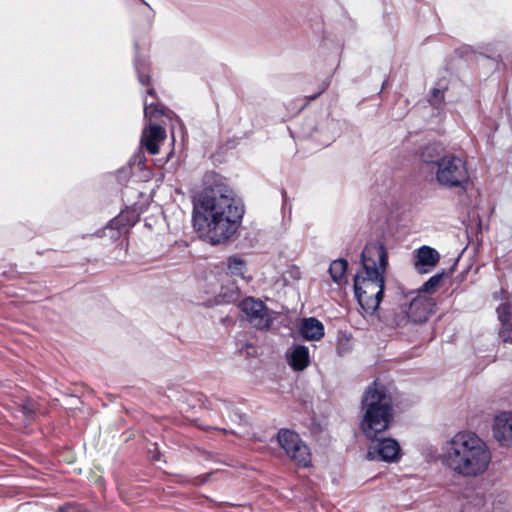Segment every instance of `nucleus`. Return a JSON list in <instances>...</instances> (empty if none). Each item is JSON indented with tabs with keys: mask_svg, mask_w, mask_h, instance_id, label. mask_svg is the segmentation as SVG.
Wrapping results in <instances>:
<instances>
[{
	"mask_svg": "<svg viewBox=\"0 0 512 512\" xmlns=\"http://www.w3.org/2000/svg\"><path fill=\"white\" fill-rule=\"evenodd\" d=\"M360 429L370 440L366 458L371 461L397 462L401 457L399 443L383 437L394 422V404L387 388L376 380L368 385L361 397Z\"/></svg>",
	"mask_w": 512,
	"mask_h": 512,
	"instance_id": "1",
	"label": "nucleus"
},
{
	"mask_svg": "<svg viewBox=\"0 0 512 512\" xmlns=\"http://www.w3.org/2000/svg\"><path fill=\"white\" fill-rule=\"evenodd\" d=\"M205 235L212 244L229 239L237 230L244 208L233 190L224 183L205 188L201 196Z\"/></svg>",
	"mask_w": 512,
	"mask_h": 512,
	"instance_id": "2",
	"label": "nucleus"
},
{
	"mask_svg": "<svg viewBox=\"0 0 512 512\" xmlns=\"http://www.w3.org/2000/svg\"><path fill=\"white\" fill-rule=\"evenodd\" d=\"M361 267L354 277V293L366 312H374L384 294L385 277L389 266L388 252L381 240L366 243L360 255Z\"/></svg>",
	"mask_w": 512,
	"mask_h": 512,
	"instance_id": "3",
	"label": "nucleus"
},
{
	"mask_svg": "<svg viewBox=\"0 0 512 512\" xmlns=\"http://www.w3.org/2000/svg\"><path fill=\"white\" fill-rule=\"evenodd\" d=\"M442 463L455 474L477 477L485 473L491 462L487 444L475 433L462 431L446 443Z\"/></svg>",
	"mask_w": 512,
	"mask_h": 512,
	"instance_id": "4",
	"label": "nucleus"
},
{
	"mask_svg": "<svg viewBox=\"0 0 512 512\" xmlns=\"http://www.w3.org/2000/svg\"><path fill=\"white\" fill-rule=\"evenodd\" d=\"M435 180L440 187L465 192L470 182L467 161L460 155L448 153L435 170Z\"/></svg>",
	"mask_w": 512,
	"mask_h": 512,
	"instance_id": "5",
	"label": "nucleus"
},
{
	"mask_svg": "<svg viewBox=\"0 0 512 512\" xmlns=\"http://www.w3.org/2000/svg\"><path fill=\"white\" fill-rule=\"evenodd\" d=\"M410 294L413 297L409 304H403L402 312L396 315L395 322L398 326L406 325L408 322L424 323L432 313V302L429 298L418 292Z\"/></svg>",
	"mask_w": 512,
	"mask_h": 512,
	"instance_id": "6",
	"label": "nucleus"
},
{
	"mask_svg": "<svg viewBox=\"0 0 512 512\" xmlns=\"http://www.w3.org/2000/svg\"><path fill=\"white\" fill-rule=\"evenodd\" d=\"M277 440L286 455L298 466L308 467L310 465V451L297 433L289 429H281L278 432Z\"/></svg>",
	"mask_w": 512,
	"mask_h": 512,
	"instance_id": "7",
	"label": "nucleus"
},
{
	"mask_svg": "<svg viewBox=\"0 0 512 512\" xmlns=\"http://www.w3.org/2000/svg\"><path fill=\"white\" fill-rule=\"evenodd\" d=\"M240 307L249 323L257 329L267 330L273 323L272 312L260 300L245 298Z\"/></svg>",
	"mask_w": 512,
	"mask_h": 512,
	"instance_id": "8",
	"label": "nucleus"
},
{
	"mask_svg": "<svg viewBox=\"0 0 512 512\" xmlns=\"http://www.w3.org/2000/svg\"><path fill=\"white\" fill-rule=\"evenodd\" d=\"M440 261L438 251L430 246H421L415 251L414 268L420 274L429 273Z\"/></svg>",
	"mask_w": 512,
	"mask_h": 512,
	"instance_id": "9",
	"label": "nucleus"
},
{
	"mask_svg": "<svg viewBox=\"0 0 512 512\" xmlns=\"http://www.w3.org/2000/svg\"><path fill=\"white\" fill-rule=\"evenodd\" d=\"M493 435L501 445H512V412H503L495 418Z\"/></svg>",
	"mask_w": 512,
	"mask_h": 512,
	"instance_id": "10",
	"label": "nucleus"
},
{
	"mask_svg": "<svg viewBox=\"0 0 512 512\" xmlns=\"http://www.w3.org/2000/svg\"><path fill=\"white\" fill-rule=\"evenodd\" d=\"M285 359L294 371H303L310 364V353L306 346L293 344L286 350Z\"/></svg>",
	"mask_w": 512,
	"mask_h": 512,
	"instance_id": "11",
	"label": "nucleus"
},
{
	"mask_svg": "<svg viewBox=\"0 0 512 512\" xmlns=\"http://www.w3.org/2000/svg\"><path fill=\"white\" fill-rule=\"evenodd\" d=\"M166 138V131L159 125H152L142 133L141 144L151 155L159 153V143Z\"/></svg>",
	"mask_w": 512,
	"mask_h": 512,
	"instance_id": "12",
	"label": "nucleus"
},
{
	"mask_svg": "<svg viewBox=\"0 0 512 512\" xmlns=\"http://www.w3.org/2000/svg\"><path fill=\"white\" fill-rule=\"evenodd\" d=\"M448 155L445 147L439 142L428 143L420 150V159L424 164L434 165L436 168L439 162Z\"/></svg>",
	"mask_w": 512,
	"mask_h": 512,
	"instance_id": "13",
	"label": "nucleus"
},
{
	"mask_svg": "<svg viewBox=\"0 0 512 512\" xmlns=\"http://www.w3.org/2000/svg\"><path fill=\"white\" fill-rule=\"evenodd\" d=\"M498 320L501 322L499 336L504 342L512 343V306L502 303L496 309Z\"/></svg>",
	"mask_w": 512,
	"mask_h": 512,
	"instance_id": "14",
	"label": "nucleus"
},
{
	"mask_svg": "<svg viewBox=\"0 0 512 512\" xmlns=\"http://www.w3.org/2000/svg\"><path fill=\"white\" fill-rule=\"evenodd\" d=\"M300 335L306 340L320 339V322L314 318H305L301 322Z\"/></svg>",
	"mask_w": 512,
	"mask_h": 512,
	"instance_id": "15",
	"label": "nucleus"
},
{
	"mask_svg": "<svg viewBox=\"0 0 512 512\" xmlns=\"http://www.w3.org/2000/svg\"><path fill=\"white\" fill-rule=\"evenodd\" d=\"M348 262L344 258H339L331 262L329 266V274L334 282L341 285L346 282V271Z\"/></svg>",
	"mask_w": 512,
	"mask_h": 512,
	"instance_id": "16",
	"label": "nucleus"
},
{
	"mask_svg": "<svg viewBox=\"0 0 512 512\" xmlns=\"http://www.w3.org/2000/svg\"><path fill=\"white\" fill-rule=\"evenodd\" d=\"M448 89V85L443 83V81H439L437 86L432 88L430 95L428 97V102L434 108H441L445 103V92Z\"/></svg>",
	"mask_w": 512,
	"mask_h": 512,
	"instance_id": "17",
	"label": "nucleus"
},
{
	"mask_svg": "<svg viewBox=\"0 0 512 512\" xmlns=\"http://www.w3.org/2000/svg\"><path fill=\"white\" fill-rule=\"evenodd\" d=\"M227 269L231 276L244 279L246 263L240 257L231 256L227 259Z\"/></svg>",
	"mask_w": 512,
	"mask_h": 512,
	"instance_id": "18",
	"label": "nucleus"
},
{
	"mask_svg": "<svg viewBox=\"0 0 512 512\" xmlns=\"http://www.w3.org/2000/svg\"><path fill=\"white\" fill-rule=\"evenodd\" d=\"M445 275V272L442 271L441 273H437L435 275H433L432 277H430L423 285L422 287L418 290V293H431L433 292L438 286L439 284L441 283V281L443 280V277Z\"/></svg>",
	"mask_w": 512,
	"mask_h": 512,
	"instance_id": "19",
	"label": "nucleus"
},
{
	"mask_svg": "<svg viewBox=\"0 0 512 512\" xmlns=\"http://www.w3.org/2000/svg\"><path fill=\"white\" fill-rule=\"evenodd\" d=\"M162 113V110L158 109L157 105H154L153 103L148 104L147 99H144V115L146 118L151 119Z\"/></svg>",
	"mask_w": 512,
	"mask_h": 512,
	"instance_id": "20",
	"label": "nucleus"
},
{
	"mask_svg": "<svg viewBox=\"0 0 512 512\" xmlns=\"http://www.w3.org/2000/svg\"><path fill=\"white\" fill-rule=\"evenodd\" d=\"M239 297V288L236 285H232L228 292L223 293V298L226 302L237 300Z\"/></svg>",
	"mask_w": 512,
	"mask_h": 512,
	"instance_id": "21",
	"label": "nucleus"
},
{
	"mask_svg": "<svg viewBox=\"0 0 512 512\" xmlns=\"http://www.w3.org/2000/svg\"><path fill=\"white\" fill-rule=\"evenodd\" d=\"M229 418L233 422H237V421L241 422L243 420V417L239 413H237V412H234L233 414H230Z\"/></svg>",
	"mask_w": 512,
	"mask_h": 512,
	"instance_id": "22",
	"label": "nucleus"
},
{
	"mask_svg": "<svg viewBox=\"0 0 512 512\" xmlns=\"http://www.w3.org/2000/svg\"><path fill=\"white\" fill-rule=\"evenodd\" d=\"M139 81L143 84V85H147L149 84L150 82V78L148 75H144V74H140L139 75Z\"/></svg>",
	"mask_w": 512,
	"mask_h": 512,
	"instance_id": "23",
	"label": "nucleus"
},
{
	"mask_svg": "<svg viewBox=\"0 0 512 512\" xmlns=\"http://www.w3.org/2000/svg\"><path fill=\"white\" fill-rule=\"evenodd\" d=\"M199 221H200V218H197V217L194 218V226L200 230L201 226H200Z\"/></svg>",
	"mask_w": 512,
	"mask_h": 512,
	"instance_id": "24",
	"label": "nucleus"
},
{
	"mask_svg": "<svg viewBox=\"0 0 512 512\" xmlns=\"http://www.w3.org/2000/svg\"><path fill=\"white\" fill-rule=\"evenodd\" d=\"M148 94L151 95V96L154 95V90L153 89H149L148 90Z\"/></svg>",
	"mask_w": 512,
	"mask_h": 512,
	"instance_id": "25",
	"label": "nucleus"
},
{
	"mask_svg": "<svg viewBox=\"0 0 512 512\" xmlns=\"http://www.w3.org/2000/svg\"><path fill=\"white\" fill-rule=\"evenodd\" d=\"M57 512H65V511H64V507H62V506H61V507H59V508H58V510H57Z\"/></svg>",
	"mask_w": 512,
	"mask_h": 512,
	"instance_id": "26",
	"label": "nucleus"
},
{
	"mask_svg": "<svg viewBox=\"0 0 512 512\" xmlns=\"http://www.w3.org/2000/svg\"><path fill=\"white\" fill-rule=\"evenodd\" d=\"M321 335L322 337L324 336V327L322 326V332H321Z\"/></svg>",
	"mask_w": 512,
	"mask_h": 512,
	"instance_id": "27",
	"label": "nucleus"
},
{
	"mask_svg": "<svg viewBox=\"0 0 512 512\" xmlns=\"http://www.w3.org/2000/svg\"><path fill=\"white\" fill-rule=\"evenodd\" d=\"M317 97V95H313L310 99H315Z\"/></svg>",
	"mask_w": 512,
	"mask_h": 512,
	"instance_id": "28",
	"label": "nucleus"
}]
</instances>
